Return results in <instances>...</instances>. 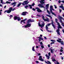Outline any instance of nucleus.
<instances>
[{
  "label": "nucleus",
  "mask_w": 64,
  "mask_h": 64,
  "mask_svg": "<svg viewBox=\"0 0 64 64\" xmlns=\"http://www.w3.org/2000/svg\"><path fill=\"white\" fill-rule=\"evenodd\" d=\"M36 48H39V47H38V46H36Z\"/></svg>",
  "instance_id": "obj_47"
},
{
  "label": "nucleus",
  "mask_w": 64,
  "mask_h": 64,
  "mask_svg": "<svg viewBox=\"0 0 64 64\" xmlns=\"http://www.w3.org/2000/svg\"><path fill=\"white\" fill-rule=\"evenodd\" d=\"M40 61H44V60H43V59L42 58L41 59H40Z\"/></svg>",
  "instance_id": "obj_41"
},
{
  "label": "nucleus",
  "mask_w": 64,
  "mask_h": 64,
  "mask_svg": "<svg viewBox=\"0 0 64 64\" xmlns=\"http://www.w3.org/2000/svg\"><path fill=\"white\" fill-rule=\"evenodd\" d=\"M62 2V3H64V1H61Z\"/></svg>",
  "instance_id": "obj_59"
},
{
  "label": "nucleus",
  "mask_w": 64,
  "mask_h": 64,
  "mask_svg": "<svg viewBox=\"0 0 64 64\" xmlns=\"http://www.w3.org/2000/svg\"><path fill=\"white\" fill-rule=\"evenodd\" d=\"M44 0H41V1H40V2L41 4H44L45 2H44Z\"/></svg>",
  "instance_id": "obj_16"
},
{
  "label": "nucleus",
  "mask_w": 64,
  "mask_h": 64,
  "mask_svg": "<svg viewBox=\"0 0 64 64\" xmlns=\"http://www.w3.org/2000/svg\"><path fill=\"white\" fill-rule=\"evenodd\" d=\"M38 6H39L40 8H44V6H42V4H39L38 5Z\"/></svg>",
  "instance_id": "obj_15"
},
{
  "label": "nucleus",
  "mask_w": 64,
  "mask_h": 64,
  "mask_svg": "<svg viewBox=\"0 0 64 64\" xmlns=\"http://www.w3.org/2000/svg\"><path fill=\"white\" fill-rule=\"evenodd\" d=\"M46 58L47 59H49V58H50V57L49 56H48L47 54H46Z\"/></svg>",
  "instance_id": "obj_21"
},
{
  "label": "nucleus",
  "mask_w": 64,
  "mask_h": 64,
  "mask_svg": "<svg viewBox=\"0 0 64 64\" xmlns=\"http://www.w3.org/2000/svg\"><path fill=\"white\" fill-rule=\"evenodd\" d=\"M40 45H43V43H42V42H40Z\"/></svg>",
  "instance_id": "obj_40"
},
{
  "label": "nucleus",
  "mask_w": 64,
  "mask_h": 64,
  "mask_svg": "<svg viewBox=\"0 0 64 64\" xmlns=\"http://www.w3.org/2000/svg\"><path fill=\"white\" fill-rule=\"evenodd\" d=\"M48 47H49H49H50V46L49 44H48Z\"/></svg>",
  "instance_id": "obj_52"
},
{
  "label": "nucleus",
  "mask_w": 64,
  "mask_h": 64,
  "mask_svg": "<svg viewBox=\"0 0 64 64\" xmlns=\"http://www.w3.org/2000/svg\"><path fill=\"white\" fill-rule=\"evenodd\" d=\"M48 55H49V56H50V53L49 52L48 53Z\"/></svg>",
  "instance_id": "obj_46"
},
{
  "label": "nucleus",
  "mask_w": 64,
  "mask_h": 64,
  "mask_svg": "<svg viewBox=\"0 0 64 64\" xmlns=\"http://www.w3.org/2000/svg\"><path fill=\"white\" fill-rule=\"evenodd\" d=\"M41 23L42 24H40V22L38 23V26L40 27L41 28H43V27H44V25H45V23L42 22Z\"/></svg>",
  "instance_id": "obj_1"
},
{
  "label": "nucleus",
  "mask_w": 64,
  "mask_h": 64,
  "mask_svg": "<svg viewBox=\"0 0 64 64\" xmlns=\"http://www.w3.org/2000/svg\"><path fill=\"white\" fill-rule=\"evenodd\" d=\"M6 12H7V10H6L4 12V13H5Z\"/></svg>",
  "instance_id": "obj_55"
},
{
  "label": "nucleus",
  "mask_w": 64,
  "mask_h": 64,
  "mask_svg": "<svg viewBox=\"0 0 64 64\" xmlns=\"http://www.w3.org/2000/svg\"><path fill=\"white\" fill-rule=\"evenodd\" d=\"M38 38H39V39H38L39 42L41 41V40H43V38L41 37H39Z\"/></svg>",
  "instance_id": "obj_17"
},
{
  "label": "nucleus",
  "mask_w": 64,
  "mask_h": 64,
  "mask_svg": "<svg viewBox=\"0 0 64 64\" xmlns=\"http://www.w3.org/2000/svg\"><path fill=\"white\" fill-rule=\"evenodd\" d=\"M28 0H26L24 2V3L25 5H28Z\"/></svg>",
  "instance_id": "obj_19"
},
{
  "label": "nucleus",
  "mask_w": 64,
  "mask_h": 64,
  "mask_svg": "<svg viewBox=\"0 0 64 64\" xmlns=\"http://www.w3.org/2000/svg\"><path fill=\"white\" fill-rule=\"evenodd\" d=\"M36 9L37 10V11L38 12L40 13L42 12V10H41L40 9V8H36Z\"/></svg>",
  "instance_id": "obj_6"
},
{
  "label": "nucleus",
  "mask_w": 64,
  "mask_h": 64,
  "mask_svg": "<svg viewBox=\"0 0 64 64\" xmlns=\"http://www.w3.org/2000/svg\"><path fill=\"white\" fill-rule=\"evenodd\" d=\"M47 30L48 32H51V31H49V30Z\"/></svg>",
  "instance_id": "obj_45"
},
{
  "label": "nucleus",
  "mask_w": 64,
  "mask_h": 64,
  "mask_svg": "<svg viewBox=\"0 0 64 64\" xmlns=\"http://www.w3.org/2000/svg\"><path fill=\"white\" fill-rule=\"evenodd\" d=\"M51 21H52V26H53V27H54V28H55V26H54V24H53V23H54V22H53V20H52Z\"/></svg>",
  "instance_id": "obj_12"
},
{
  "label": "nucleus",
  "mask_w": 64,
  "mask_h": 64,
  "mask_svg": "<svg viewBox=\"0 0 64 64\" xmlns=\"http://www.w3.org/2000/svg\"><path fill=\"white\" fill-rule=\"evenodd\" d=\"M21 4V3H20L19 4H18V5L17 7H19V6H20Z\"/></svg>",
  "instance_id": "obj_32"
},
{
  "label": "nucleus",
  "mask_w": 64,
  "mask_h": 64,
  "mask_svg": "<svg viewBox=\"0 0 64 64\" xmlns=\"http://www.w3.org/2000/svg\"><path fill=\"white\" fill-rule=\"evenodd\" d=\"M60 10V13L61 12V11H62V10Z\"/></svg>",
  "instance_id": "obj_48"
},
{
  "label": "nucleus",
  "mask_w": 64,
  "mask_h": 64,
  "mask_svg": "<svg viewBox=\"0 0 64 64\" xmlns=\"http://www.w3.org/2000/svg\"><path fill=\"white\" fill-rule=\"evenodd\" d=\"M26 20H27V18H25L24 20H21L20 21V24H22V22H23V23H25V22H24V21H26Z\"/></svg>",
  "instance_id": "obj_8"
},
{
  "label": "nucleus",
  "mask_w": 64,
  "mask_h": 64,
  "mask_svg": "<svg viewBox=\"0 0 64 64\" xmlns=\"http://www.w3.org/2000/svg\"><path fill=\"white\" fill-rule=\"evenodd\" d=\"M46 16H48V17H50L51 19H52V17H51V16L50 15H49L48 14H46Z\"/></svg>",
  "instance_id": "obj_23"
},
{
  "label": "nucleus",
  "mask_w": 64,
  "mask_h": 64,
  "mask_svg": "<svg viewBox=\"0 0 64 64\" xmlns=\"http://www.w3.org/2000/svg\"><path fill=\"white\" fill-rule=\"evenodd\" d=\"M22 4L23 5H25V4L24 3H23Z\"/></svg>",
  "instance_id": "obj_58"
},
{
  "label": "nucleus",
  "mask_w": 64,
  "mask_h": 64,
  "mask_svg": "<svg viewBox=\"0 0 64 64\" xmlns=\"http://www.w3.org/2000/svg\"><path fill=\"white\" fill-rule=\"evenodd\" d=\"M38 56H40V55H41V54L40 53H39L38 54Z\"/></svg>",
  "instance_id": "obj_54"
},
{
  "label": "nucleus",
  "mask_w": 64,
  "mask_h": 64,
  "mask_svg": "<svg viewBox=\"0 0 64 64\" xmlns=\"http://www.w3.org/2000/svg\"><path fill=\"white\" fill-rule=\"evenodd\" d=\"M55 21L56 22L58 23V27L60 28H62V27H61V26H60V24H59V23L57 22V21H58V20H57V18H56L55 19Z\"/></svg>",
  "instance_id": "obj_4"
},
{
  "label": "nucleus",
  "mask_w": 64,
  "mask_h": 64,
  "mask_svg": "<svg viewBox=\"0 0 64 64\" xmlns=\"http://www.w3.org/2000/svg\"><path fill=\"white\" fill-rule=\"evenodd\" d=\"M50 51L52 53H53V52H54V51H53V50H51Z\"/></svg>",
  "instance_id": "obj_33"
},
{
  "label": "nucleus",
  "mask_w": 64,
  "mask_h": 64,
  "mask_svg": "<svg viewBox=\"0 0 64 64\" xmlns=\"http://www.w3.org/2000/svg\"><path fill=\"white\" fill-rule=\"evenodd\" d=\"M6 4H11V2H9L8 1H6Z\"/></svg>",
  "instance_id": "obj_28"
},
{
  "label": "nucleus",
  "mask_w": 64,
  "mask_h": 64,
  "mask_svg": "<svg viewBox=\"0 0 64 64\" xmlns=\"http://www.w3.org/2000/svg\"><path fill=\"white\" fill-rule=\"evenodd\" d=\"M31 26V24H27L25 26V28H27L28 27H30Z\"/></svg>",
  "instance_id": "obj_9"
},
{
  "label": "nucleus",
  "mask_w": 64,
  "mask_h": 64,
  "mask_svg": "<svg viewBox=\"0 0 64 64\" xmlns=\"http://www.w3.org/2000/svg\"><path fill=\"white\" fill-rule=\"evenodd\" d=\"M59 31H60V29H59V28H58V30H56V32H57L58 34L60 35V32H59Z\"/></svg>",
  "instance_id": "obj_10"
},
{
  "label": "nucleus",
  "mask_w": 64,
  "mask_h": 64,
  "mask_svg": "<svg viewBox=\"0 0 64 64\" xmlns=\"http://www.w3.org/2000/svg\"><path fill=\"white\" fill-rule=\"evenodd\" d=\"M50 20L49 19V18H47L46 19H45V20H44V21H47V22H49V21Z\"/></svg>",
  "instance_id": "obj_13"
},
{
  "label": "nucleus",
  "mask_w": 64,
  "mask_h": 64,
  "mask_svg": "<svg viewBox=\"0 0 64 64\" xmlns=\"http://www.w3.org/2000/svg\"><path fill=\"white\" fill-rule=\"evenodd\" d=\"M54 57H52V61H53V62H54V61H56V60H55V59H54L53 58Z\"/></svg>",
  "instance_id": "obj_24"
},
{
  "label": "nucleus",
  "mask_w": 64,
  "mask_h": 64,
  "mask_svg": "<svg viewBox=\"0 0 64 64\" xmlns=\"http://www.w3.org/2000/svg\"><path fill=\"white\" fill-rule=\"evenodd\" d=\"M54 6L55 7V9H57V6H56V5H54Z\"/></svg>",
  "instance_id": "obj_44"
},
{
  "label": "nucleus",
  "mask_w": 64,
  "mask_h": 64,
  "mask_svg": "<svg viewBox=\"0 0 64 64\" xmlns=\"http://www.w3.org/2000/svg\"><path fill=\"white\" fill-rule=\"evenodd\" d=\"M58 3H61V0H59V1H58Z\"/></svg>",
  "instance_id": "obj_49"
},
{
  "label": "nucleus",
  "mask_w": 64,
  "mask_h": 64,
  "mask_svg": "<svg viewBox=\"0 0 64 64\" xmlns=\"http://www.w3.org/2000/svg\"><path fill=\"white\" fill-rule=\"evenodd\" d=\"M16 5V4H14V5L13 6V7H14V6H15Z\"/></svg>",
  "instance_id": "obj_62"
},
{
  "label": "nucleus",
  "mask_w": 64,
  "mask_h": 64,
  "mask_svg": "<svg viewBox=\"0 0 64 64\" xmlns=\"http://www.w3.org/2000/svg\"><path fill=\"white\" fill-rule=\"evenodd\" d=\"M14 10H15V8H13V9H12V11H14Z\"/></svg>",
  "instance_id": "obj_50"
},
{
  "label": "nucleus",
  "mask_w": 64,
  "mask_h": 64,
  "mask_svg": "<svg viewBox=\"0 0 64 64\" xmlns=\"http://www.w3.org/2000/svg\"><path fill=\"white\" fill-rule=\"evenodd\" d=\"M17 3V2H14L11 4V5H14V4H16Z\"/></svg>",
  "instance_id": "obj_25"
},
{
  "label": "nucleus",
  "mask_w": 64,
  "mask_h": 64,
  "mask_svg": "<svg viewBox=\"0 0 64 64\" xmlns=\"http://www.w3.org/2000/svg\"><path fill=\"white\" fill-rule=\"evenodd\" d=\"M40 37H42V34H41V35H40Z\"/></svg>",
  "instance_id": "obj_63"
},
{
  "label": "nucleus",
  "mask_w": 64,
  "mask_h": 64,
  "mask_svg": "<svg viewBox=\"0 0 64 64\" xmlns=\"http://www.w3.org/2000/svg\"><path fill=\"white\" fill-rule=\"evenodd\" d=\"M28 7H29V6H28L26 5L25 6V8H26V9H27V8H28Z\"/></svg>",
  "instance_id": "obj_30"
},
{
  "label": "nucleus",
  "mask_w": 64,
  "mask_h": 64,
  "mask_svg": "<svg viewBox=\"0 0 64 64\" xmlns=\"http://www.w3.org/2000/svg\"><path fill=\"white\" fill-rule=\"evenodd\" d=\"M41 46V47L42 48H44V46L41 45V46Z\"/></svg>",
  "instance_id": "obj_38"
},
{
  "label": "nucleus",
  "mask_w": 64,
  "mask_h": 64,
  "mask_svg": "<svg viewBox=\"0 0 64 64\" xmlns=\"http://www.w3.org/2000/svg\"><path fill=\"white\" fill-rule=\"evenodd\" d=\"M34 20H31L30 19H29L28 20L27 23H30V22H34Z\"/></svg>",
  "instance_id": "obj_11"
},
{
  "label": "nucleus",
  "mask_w": 64,
  "mask_h": 64,
  "mask_svg": "<svg viewBox=\"0 0 64 64\" xmlns=\"http://www.w3.org/2000/svg\"><path fill=\"white\" fill-rule=\"evenodd\" d=\"M36 63H38L39 62L38 61H36Z\"/></svg>",
  "instance_id": "obj_57"
},
{
  "label": "nucleus",
  "mask_w": 64,
  "mask_h": 64,
  "mask_svg": "<svg viewBox=\"0 0 64 64\" xmlns=\"http://www.w3.org/2000/svg\"><path fill=\"white\" fill-rule=\"evenodd\" d=\"M16 19H17L18 21H20L21 20V18L20 17L16 16H15L14 18V20H16Z\"/></svg>",
  "instance_id": "obj_3"
},
{
  "label": "nucleus",
  "mask_w": 64,
  "mask_h": 64,
  "mask_svg": "<svg viewBox=\"0 0 64 64\" xmlns=\"http://www.w3.org/2000/svg\"><path fill=\"white\" fill-rule=\"evenodd\" d=\"M0 3H1L2 4L3 3V0H0Z\"/></svg>",
  "instance_id": "obj_42"
},
{
  "label": "nucleus",
  "mask_w": 64,
  "mask_h": 64,
  "mask_svg": "<svg viewBox=\"0 0 64 64\" xmlns=\"http://www.w3.org/2000/svg\"><path fill=\"white\" fill-rule=\"evenodd\" d=\"M37 16H39V17H40V15H37Z\"/></svg>",
  "instance_id": "obj_61"
},
{
  "label": "nucleus",
  "mask_w": 64,
  "mask_h": 64,
  "mask_svg": "<svg viewBox=\"0 0 64 64\" xmlns=\"http://www.w3.org/2000/svg\"><path fill=\"white\" fill-rule=\"evenodd\" d=\"M26 13H27V12H23L22 13V15H26Z\"/></svg>",
  "instance_id": "obj_18"
},
{
  "label": "nucleus",
  "mask_w": 64,
  "mask_h": 64,
  "mask_svg": "<svg viewBox=\"0 0 64 64\" xmlns=\"http://www.w3.org/2000/svg\"><path fill=\"white\" fill-rule=\"evenodd\" d=\"M49 4H48L46 5V9L47 10V9L49 7Z\"/></svg>",
  "instance_id": "obj_26"
},
{
  "label": "nucleus",
  "mask_w": 64,
  "mask_h": 64,
  "mask_svg": "<svg viewBox=\"0 0 64 64\" xmlns=\"http://www.w3.org/2000/svg\"><path fill=\"white\" fill-rule=\"evenodd\" d=\"M32 50L33 51H35V50H34V47L33 46L32 48Z\"/></svg>",
  "instance_id": "obj_34"
},
{
  "label": "nucleus",
  "mask_w": 64,
  "mask_h": 64,
  "mask_svg": "<svg viewBox=\"0 0 64 64\" xmlns=\"http://www.w3.org/2000/svg\"><path fill=\"white\" fill-rule=\"evenodd\" d=\"M46 30H47L48 29V26H46Z\"/></svg>",
  "instance_id": "obj_37"
},
{
  "label": "nucleus",
  "mask_w": 64,
  "mask_h": 64,
  "mask_svg": "<svg viewBox=\"0 0 64 64\" xmlns=\"http://www.w3.org/2000/svg\"><path fill=\"white\" fill-rule=\"evenodd\" d=\"M59 19H60V20H61V19H63H63H64V18H63L62 17L60 16H59Z\"/></svg>",
  "instance_id": "obj_27"
},
{
  "label": "nucleus",
  "mask_w": 64,
  "mask_h": 64,
  "mask_svg": "<svg viewBox=\"0 0 64 64\" xmlns=\"http://www.w3.org/2000/svg\"><path fill=\"white\" fill-rule=\"evenodd\" d=\"M32 10H33L34 11H35V10H36V9H35L34 8H32Z\"/></svg>",
  "instance_id": "obj_43"
},
{
  "label": "nucleus",
  "mask_w": 64,
  "mask_h": 64,
  "mask_svg": "<svg viewBox=\"0 0 64 64\" xmlns=\"http://www.w3.org/2000/svg\"><path fill=\"white\" fill-rule=\"evenodd\" d=\"M61 6H60V7L62 8V10H64V7H63V4H61Z\"/></svg>",
  "instance_id": "obj_14"
},
{
  "label": "nucleus",
  "mask_w": 64,
  "mask_h": 64,
  "mask_svg": "<svg viewBox=\"0 0 64 64\" xmlns=\"http://www.w3.org/2000/svg\"><path fill=\"white\" fill-rule=\"evenodd\" d=\"M39 60H40L41 59H42V56H40V57H39Z\"/></svg>",
  "instance_id": "obj_35"
},
{
  "label": "nucleus",
  "mask_w": 64,
  "mask_h": 64,
  "mask_svg": "<svg viewBox=\"0 0 64 64\" xmlns=\"http://www.w3.org/2000/svg\"><path fill=\"white\" fill-rule=\"evenodd\" d=\"M52 9H53V6H50V13L52 14V15H54L55 16H56V14H55V13L53 12H52Z\"/></svg>",
  "instance_id": "obj_2"
},
{
  "label": "nucleus",
  "mask_w": 64,
  "mask_h": 64,
  "mask_svg": "<svg viewBox=\"0 0 64 64\" xmlns=\"http://www.w3.org/2000/svg\"><path fill=\"white\" fill-rule=\"evenodd\" d=\"M12 9H13L12 8H10L9 10H7V13H10L11 12V11H12Z\"/></svg>",
  "instance_id": "obj_5"
},
{
  "label": "nucleus",
  "mask_w": 64,
  "mask_h": 64,
  "mask_svg": "<svg viewBox=\"0 0 64 64\" xmlns=\"http://www.w3.org/2000/svg\"><path fill=\"white\" fill-rule=\"evenodd\" d=\"M62 60L63 59V58L62 57Z\"/></svg>",
  "instance_id": "obj_64"
},
{
  "label": "nucleus",
  "mask_w": 64,
  "mask_h": 64,
  "mask_svg": "<svg viewBox=\"0 0 64 64\" xmlns=\"http://www.w3.org/2000/svg\"><path fill=\"white\" fill-rule=\"evenodd\" d=\"M10 18H11V17H13V16L12 15H10Z\"/></svg>",
  "instance_id": "obj_53"
},
{
  "label": "nucleus",
  "mask_w": 64,
  "mask_h": 64,
  "mask_svg": "<svg viewBox=\"0 0 64 64\" xmlns=\"http://www.w3.org/2000/svg\"><path fill=\"white\" fill-rule=\"evenodd\" d=\"M44 39H47V38H46V37L45 36L44 37Z\"/></svg>",
  "instance_id": "obj_56"
},
{
  "label": "nucleus",
  "mask_w": 64,
  "mask_h": 64,
  "mask_svg": "<svg viewBox=\"0 0 64 64\" xmlns=\"http://www.w3.org/2000/svg\"><path fill=\"white\" fill-rule=\"evenodd\" d=\"M42 19H43V20H44V21L45 20V17H44V16H42Z\"/></svg>",
  "instance_id": "obj_31"
},
{
  "label": "nucleus",
  "mask_w": 64,
  "mask_h": 64,
  "mask_svg": "<svg viewBox=\"0 0 64 64\" xmlns=\"http://www.w3.org/2000/svg\"><path fill=\"white\" fill-rule=\"evenodd\" d=\"M50 41H52V42H55V40H50Z\"/></svg>",
  "instance_id": "obj_39"
},
{
  "label": "nucleus",
  "mask_w": 64,
  "mask_h": 64,
  "mask_svg": "<svg viewBox=\"0 0 64 64\" xmlns=\"http://www.w3.org/2000/svg\"><path fill=\"white\" fill-rule=\"evenodd\" d=\"M28 5L30 7V9H32V6H34L35 5V3H33L32 4V5L28 4Z\"/></svg>",
  "instance_id": "obj_7"
},
{
  "label": "nucleus",
  "mask_w": 64,
  "mask_h": 64,
  "mask_svg": "<svg viewBox=\"0 0 64 64\" xmlns=\"http://www.w3.org/2000/svg\"><path fill=\"white\" fill-rule=\"evenodd\" d=\"M60 51H61V52H63V50H62V49H61L60 50Z\"/></svg>",
  "instance_id": "obj_51"
},
{
  "label": "nucleus",
  "mask_w": 64,
  "mask_h": 64,
  "mask_svg": "<svg viewBox=\"0 0 64 64\" xmlns=\"http://www.w3.org/2000/svg\"><path fill=\"white\" fill-rule=\"evenodd\" d=\"M60 22H61V23L62 24V25L64 27V25L63 24V22H62V21L61 20H60Z\"/></svg>",
  "instance_id": "obj_22"
},
{
  "label": "nucleus",
  "mask_w": 64,
  "mask_h": 64,
  "mask_svg": "<svg viewBox=\"0 0 64 64\" xmlns=\"http://www.w3.org/2000/svg\"><path fill=\"white\" fill-rule=\"evenodd\" d=\"M50 25H51V23H50L48 24L46 26H49Z\"/></svg>",
  "instance_id": "obj_36"
},
{
  "label": "nucleus",
  "mask_w": 64,
  "mask_h": 64,
  "mask_svg": "<svg viewBox=\"0 0 64 64\" xmlns=\"http://www.w3.org/2000/svg\"><path fill=\"white\" fill-rule=\"evenodd\" d=\"M0 7H2V4H0Z\"/></svg>",
  "instance_id": "obj_60"
},
{
  "label": "nucleus",
  "mask_w": 64,
  "mask_h": 64,
  "mask_svg": "<svg viewBox=\"0 0 64 64\" xmlns=\"http://www.w3.org/2000/svg\"><path fill=\"white\" fill-rule=\"evenodd\" d=\"M47 62L46 61H45V62L46 63H47V64H51V62H50V61L47 60Z\"/></svg>",
  "instance_id": "obj_20"
},
{
  "label": "nucleus",
  "mask_w": 64,
  "mask_h": 64,
  "mask_svg": "<svg viewBox=\"0 0 64 64\" xmlns=\"http://www.w3.org/2000/svg\"><path fill=\"white\" fill-rule=\"evenodd\" d=\"M47 10V12H48V13L49 14V15H50V11H49L48 10Z\"/></svg>",
  "instance_id": "obj_29"
}]
</instances>
